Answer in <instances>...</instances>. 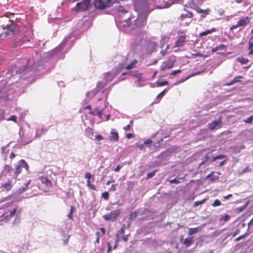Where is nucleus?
Instances as JSON below:
<instances>
[{
  "instance_id": "aec40b11",
  "label": "nucleus",
  "mask_w": 253,
  "mask_h": 253,
  "mask_svg": "<svg viewBox=\"0 0 253 253\" xmlns=\"http://www.w3.org/2000/svg\"><path fill=\"white\" fill-rule=\"evenodd\" d=\"M89 113L90 114L94 115V116L97 115L99 118H101L102 117V110H99L97 108H95L94 111H89Z\"/></svg>"
},
{
  "instance_id": "4be33fe9",
  "label": "nucleus",
  "mask_w": 253,
  "mask_h": 253,
  "mask_svg": "<svg viewBox=\"0 0 253 253\" xmlns=\"http://www.w3.org/2000/svg\"><path fill=\"white\" fill-rule=\"evenodd\" d=\"M100 231H97L95 233L96 237L100 238L103 236L106 233V230L104 228L101 227L99 229Z\"/></svg>"
},
{
  "instance_id": "2f4dec72",
  "label": "nucleus",
  "mask_w": 253,
  "mask_h": 253,
  "mask_svg": "<svg viewBox=\"0 0 253 253\" xmlns=\"http://www.w3.org/2000/svg\"><path fill=\"white\" fill-rule=\"evenodd\" d=\"M85 132L87 134L88 137H92L93 136V131L92 128L87 127L85 129Z\"/></svg>"
},
{
  "instance_id": "39448f33",
  "label": "nucleus",
  "mask_w": 253,
  "mask_h": 253,
  "mask_svg": "<svg viewBox=\"0 0 253 253\" xmlns=\"http://www.w3.org/2000/svg\"><path fill=\"white\" fill-rule=\"evenodd\" d=\"M24 168L27 171L29 169V167L27 162L23 159H21L19 161V164H18L14 170V174L13 178L16 179L18 175L22 172V169Z\"/></svg>"
},
{
  "instance_id": "c9c22d12",
  "label": "nucleus",
  "mask_w": 253,
  "mask_h": 253,
  "mask_svg": "<svg viewBox=\"0 0 253 253\" xmlns=\"http://www.w3.org/2000/svg\"><path fill=\"white\" fill-rule=\"evenodd\" d=\"M213 174V172H212V173H210V174L208 175L207 176H206V178H210L211 180L212 181H213L215 180H217L218 178V176H212V174Z\"/></svg>"
},
{
  "instance_id": "f03ea898",
  "label": "nucleus",
  "mask_w": 253,
  "mask_h": 253,
  "mask_svg": "<svg viewBox=\"0 0 253 253\" xmlns=\"http://www.w3.org/2000/svg\"><path fill=\"white\" fill-rule=\"evenodd\" d=\"M176 61V57L174 55L169 56L167 60L163 62L160 66L161 71H164L172 68Z\"/></svg>"
},
{
  "instance_id": "f3484780",
  "label": "nucleus",
  "mask_w": 253,
  "mask_h": 253,
  "mask_svg": "<svg viewBox=\"0 0 253 253\" xmlns=\"http://www.w3.org/2000/svg\"><path fill=\"white\" fill-rule=\"evenodd\" d=\"M202 226H198L196 228H189L188 229V235H192L201 230Z\"/></svg>"
},
{
  "instance_id": "423d86ee",
  "label": "nucleus",
  "mask_w": 253,
  "mask_h": 253,
  "mask_svg": "<svg viewBox=\"0 0 253 253\" xmlns=\"http://www.w3.org/2000/svg\"><path fill=\"white\" fill-rule=\"evenodd\" d=\"M121 210L111 211L109 213L104 214L102 217L106 221H115L121 213Z\"/></svg>"
},
{
  "instance_id": "6ab92c4d",
  "label": "nucleus",
  "mask_w": 253,
  "mask_h": 253,
  "mask_svg": "<svg viewBox=\"0 0 253 253\" xmlns=\"http://www.w3.org/2000/svg\"><path fill=\"white\" fill-rule=\"evenodd\" d=\"M216 31V29L215 28H212L211 29L207 30L204 32H202L199 34L200 37H203L205 36L208 34H210L213 32H214Z\"/></svg>"
},
{
  "instance_id": "e433bc0d",
  "label": "nucleus",
  "mask_w": 253,
  "mask_h": 253,
  "mask_svg": "<svg viewBox=\"0 0 253 253\" xmlns=\"http://www.w3.org/2000/svg\"><path fill=\"white\" fill-rule=\"evenodd\" d=\"M11 170V167L8 165H6L3 167V172L5 173L9 172Z\"/></svg>"
},
{
  "instance_id": "dca6fc26",
  "label": "nucleus",
  "mask_w": 253,
  "mask_h": 253,
  "mask_svg": "<svg viewBox=\"0 0 253 253\" xmlns=\"http://www.w3.org/2000/svg\"><path fill=\"white\" fill-rule=\"evenodd\" d=\"M138 63L137 60L134 59L130 62L129 64L126 66L124 68L126 70H129L132 69L136 67V64Z\"/></svg>"
},
{
  "instance_id": "7c9ffc66",
  "label": "nucleus",
  "mask_w": 253,
  "mask_h": 253,
  "mask_svg": "<svg viewBox=\"0 0 253 253\" xmlns=\"http://www.w3.org/2000/svg\"><path fill=\"white\" fill-rule=\"evenodd\" d=\"M138 212L136 211L131 212L129 214V218L130 220L135 219L137 216Z\"/></svg>"
},
{
  "instance_id": "680f3d73",
  "label": "nucleus",
  "mask_w": 253,
  "mask_h": 253,
  "mask_svg": "<svg viewBox=\"0 0 253 253\" xmlns=\"http://www.w3.org/2000/svg\"><path fill=\"white\" fill-rule=\"evenodd\" d=\"M111 245L110 244V243H108L107 244V253H109L111 252Z\"/></svg>"
},
{
  "instance_id": "c756f323",
  "label": "nucleus",
  "mask_w": 253,
  "mask_h": 253,
  "mask_svg": "<svg viewBox=\"0 0 253 253\" xmlns=\"http://www.w3.org/2000/svg\"><path fill=\"white\" fill-rule=\"evenodd\" d=\"M86 185H87V186L88 187H89L90 189L93 190H96V186L92 184L91 183L90 179H87Z\"/></svg>"
},
{
  "instance_id": "de8ad7c7",
  "label": "nucleus",
  "mask_w": 253,
  "mask_h": 253,
  "mask_svg": "<svg viewBox=\"0 0 253 253\" xmlns=\"http://www.w3.org/2000/svg\"><path fill=\"white\" fill-rule=\"evenodd\" d=\"M29 184V182L25 183V186H24V187H21V188H19V190H20L21 192H23V191H25V190L27 189V188H28V187Z\"/></svg>"
},
{
  "instance_id": "864d4df0",
  "label": "nucleus",
  "mask_w": 253,
  "mask_h": 253,
  "mask_svg": "<svg viewBox=\"0 0 253 253\" xmlns=\"http://www.w3.org/2000/svg\"><path fill=\"white\" fill-rule=\"evenodd\" d=\"M116 186L117 184H112L111 187L109 188V191H115L116 190Z\"/></svg>"
},
{
  "instance_id": "09e8293b",
  "label": "nucleus",
  "mask_w": 253,
  "mask_h": 253,
  "mask_svg": "<svg viewBox=\"0 0 253 253\" xmlns=\"http://www.w3.org/2000/svg\"><path fill=\"white\" fill-rule=\"evenodd\" d=\"M166 89H165L163 91L161 92L157 96V99L162 98L165 93Z\"/></svg>"
},
{
  "instance_id": "473e14b6",
  "label": "nucleus",
  "mask_w": 253,
  "mask_h": 253,
  "mask_svg": "<svg viewBox=\"0 0 253 253\" xmlns=\"http://www.w3.org/2000/svg\"><path fill=\"white\" fill-rule=\"evenodd\" d=\"M168 82L167 81H164L163 82H156V86L157 87H160L164 85H166L168 84Z\"/></svg>"
},
{
  "instance_id": "8fccbe9b",
  "label": "nucleus",
  "mask_w": 253,
  "mask_h": 253,
  "mask_svg": "<svg viewBox=\"0 0 253 253\" xmlns=\"http://www.w3.org/2000/svg\"><path fill=\"white\" fill-rule=\"evenodd\" d=\"M193 55L195 57H204V58H206V57H207V56L205 55H204L203 54H201L200 53H199V52H198V53H197L196 54H194Z\"/></svg>"
},
{
  "instance_id": "e2e57ef3",
  "label": "nucleus",
  "mask_w": 253,
  "mask_h": 253,
  "mask_svg": "<svg viewBox=\"0 0 253 253\" xmlns=\"http://www.w3.org/2000/svg\"><path fill=\"white\" fill-rule=\"evenodd\" d=\"M247 204H246L245 206H242L240 208H239L238 209L239 210V211L241 212L242 211L244 210H245L246 209V208L247 207Z\"/></svg>"
},
{
  "instance_id": "a18cd8bd",
  "label": "nucleus",
  "mask_w": 253,
  "mask_h": 253,
  "mask_svg": "<svg viewBox=\"0 0 253 253\" xmlns=\"http://www.w3.org/2000/svg\"><path fill=\"white\" fill-rule=\"evenodd\" d=\"M243 77L241 76H239L234 78V79L232 80L234 84L240 82V79H242Z\"/></svg>"
},
{
  "instance_id": "bf43d9fd",
  "label": "nucleus",
  "mask_w": 253,
  "mask_h": 253,
  "mask_svg": "<svg viewBox=\"0 0 253 253\" xmlns=\"http://www.w3.org/2000/svg\"><path fill=\"white\" fill-rule=\"evenodd\" d=\"M95 138L97 140H101L103 139V136L100 135V134H99V135H97L95 136Z\"/></svg>"
},
{
  "instance_id": "6e6552de",
  "label": "nucleus",
  "mask_w": 253,
  "mask_h": 253,
  "mask_svg": "<svg viewBox=\"0 0 253 253\" xmlns=\"http://www.w3.org/2000/svg\"><path fill=\"white\" fill-rule=\"evenodd\" d=\"M186 36L183 33H180L179 35L177 36L176 41L175 42V47H179L183 46L185 43L186 42Z\"/></svg>"
},
{
  "instance_id": "4468645a",
  "label": "nucleus",
  "mask_w": 253,
  "mask_h": 253,
  "mask_svg": "<svg viewBox=\"0 0 253 253\" xmlns=\"http://www.w3.org/2000/svg\"><path fill=\"white\" fill-rule=\"evenodd\" d=\"M119 136L118 132L116 131L115 129H112L110 132V136L109 139L110 141L117 142L119 140Z\"/></svg>"
},
{
  "instance_id": "9d476101",
  "label": "nucleus",
  "mask_w": 253,
  "mask_h": 253,
  "mask_svg": "<svg viewBox=\"0 0 253 253\" xmlns=\"http://www.w3.org/2000/svg\"><path fill=\"white\" fill-rule=\"evenodd\" d=\"M222 124V117H220L217 120H214L208 125L209 129L213 130L215 128H219Z\"/></svg>"
},
{
  "instance_id": "5701e85b",
  "label": "nucleus",
  "mask_w": 253,
  "mask_h": 253,
  "mask_svg": "<svg viewBox=\"0 0 253 253\" xmlns=\"http://www.w3.org/2000/svg\"><path fill=\"white\" fill-rule=\"evenodd\" d=\"M138 2L141 5L144 6L145 7H148L149 6V2L148 0H135ZM152 2H154V0H150Z\"/></svg>"
},
{
  "instance_id": "58836bf2",
  "label": "nucleus",
  "mask_w": 253,
  "mask_h": 253,
  "mask_svg": "<svg viewBox=\"0 0 253 253\" xmlns=\"http://www.w3.org/2000/svg\"><path fill=\"white\" fill-rule=\"evenodd\" d=\"M109 194L108 192L105 191L102 193L101 197L105 199V200H107L109 199Z\"/></svg>"
},
{
  "instance_id": "052dcab7",
  "label": "nucleus",
  "mask_w": 253,
  "mask_h": 253,
  "mask_svg": "<svg viewBox=\"0 0 253 253\" xmlns=\"http://www.w3.org/2000/svg\"><path fill=\"white\" fill-rule=\"evenodd\" d=\"M122 166H121V165H118L116 168L114 169V171H119L120 169L122 168Z\"/></svg>"
},
{
  "instance_id": "c85d7f7f",
  "label": "nucleus",
  "mask_w": 253,
  "mask_h": 253,
  "mask_svg": "<svg viewBox=\"0 0 253 253\" xmlns=\"http://www.w3.org/2000/svg\"><path fill=\"white\" fill-rule=\"evenodd\" d=\"M208 198H205V199H203L201 201H196L194 204L193 207H195L198 206L199 205L203 204L204 203H205L206 202V201L208 200Z\"/></svg>"
},
{
  "instance_id": "4d7b16f0",
  "label": "nucleus",
  "mask_w": 253,
  "mask_h": 253,
  "mask_svg": "<svg viewBox=\"0 0 253 253\" xmlns=\"http://www.w3.org/2000/svg\"><path fill=\"white\" fill-rule=\"evenodd\" d=\"M152 142H153V141L151 139H148L144 141V144H146V145H148V144H152Z\"/></svg>"
},
{
  "instance_id": "49530a36",
  "label": "nucleus",
  "mask_w": 253,
  "mask_h": 253,
  "mask_svg": "<svg viewBox=\"0 0 253 253\" xmlns=\"http://www.w3.org/2000/svg\"><path fill=\"white\" fill-rule=\"evenodd\" d=\"M156 171V170H154L152 172L148 173L147 175V179H149L150 178L153 177L155 174Z\"/></svg>"
},
{
  "instance_id": "ddd939ff",
  "label": "nucleus",
  "mask_w": 253,
  "mask_h": 253,
  "mask_svg": "<svg viewBox=\"0 0 253 253\" xmlns=\"http://www.w3.org/2000/svg\"><path fill=\"white\" fill-rule=\"evenodd\" d=\"M39 179L41 181L42 183L44 184L46 186L48 187H51L52 186V182L46 176H41Z\"/></svg>"
},
{
  "instance_id": "774afa93",
  "label": "nucleus",
  "mask_w": 253,
  "mask_h": 253,
  "mask_svg": "<svg viewBox=\"0 0 253 253\" xmlns=\"http://www.w3.org/2000/svg\"><path fill=\"white\" fill-rule=\"evenodd\" d=\"M193 16V14L191 12H188L186 15V16L189 18H191Z\"/></svg>"
},
{
  "instance_id": "393cba45",
  "label": "nucleus",
  "mask_w": 253,
  "mask_h": 253,
  "mask_svg": "<svg viewBox=\"0 0 253 253\" xmlns=\"http://www.w3.org/2000/svg\"><path fill=\"white\" fill-rule=\"evenodd\" d=\"M105 80L107 82L111 81L115 77V76L111 73H107L105 74Z\"/></svg>"
},
{
  "instance_id": "412c9836",
  "label": "nucleus",
  "mask_w": 253,
  "mask_h": 253,
  "mask_svg": "<svg viewBox=\"0 0 253 253\" xmlns=\"http://www.w3.org/2000/svg\"><path fill=\"white\" fill-rule=\"evenodd\" d=\"M193 238L192 237H190L185 239L183 244L185 245L186 247H189L193 242Z\"/></svg>"
},
{
  "instance_id": "69168bd1",
  "label": "nucleus",
  "mask_w": 253,
  "mask_h": 253,
  "mask_svg": "<svg viewBox=\"0 0 253 253\" xmlns=\"http://www.w3.org/2000/svg\"><path fill=\"white\" fill-rule=\"evenodd\" d=\"M253 225V217L252 218V219L249 221L248 223V227H250Z\"/></svg>"
},
{
  "instance_id": "2eb2a0df",
  "label": "nucleus",
  "mask_w": 253,
  "mask_h": 253,
  "mask_svg": "<svg viewBox=\"0 0 253 253\" xmlns=\"http://www.w3.org/2000/svg\"><path fill=\"white\" fill-rule=\"evenodd\" d=\"M195 10L197 13L202 14L201 16L203 17H206V15H209L211 12V10L210 8H207L206 9H202L198 8H196Z\"/></svg>"
},
{
  "instance_id": "20e7f679",
  "label": "nucleus",
  "mask_w": 253,
  "mask_h": 253,
  "mask_svg": "<svg viewBox=\"0 0 253 253\" xmlns=\"http://www.w3.org/2000/svg\"><path fill=\"white\" fill-rule=\"evenodd\" d=\"M113 2L112 0H94L93 4L96 8L104 9L111 6Z\"/></svg>"
},
{
  "instance_id": "79ce46f5",
  "label": "nucleus",
  "mask_w": 253,
  "mask_h": 253,
  "mask_svg": "<svg viewBox=\"0 0 253 253\" xmlns=\"http://www.w3.org/2000/svg\"><path fill=\"white\" fill-rule=\"evenodd\" d=\"M221 203L218 199H216L214 202L211 204L212 207H217L221 205Z\"/></svg>"
},
{
  "instance_id": "0eeeda50",
  "label": "nucleus",
  "mask_w": 253,
  "mask_h": 253,
  "mask_svg": "<svg viewBox=\"0 0 253 253\" xmlns=\"http://www.w3.org/2000/svg\"><path fill=\"white\" fill-rule=\"evenodd\" d=\"M250 23V18L248 16L241 19L236 25L230 27V31H233L239 27H245Z\"/></svg>"
},
{
  "instance_id": "f704fd0d",
  "label": "nucleus",
  "mask_w": 253,
  "mask_h": 253,
  "mask_svg": "<svg viewBox=\"0 0 253 253\" xmlns=\"http://www.w3.org/2000/svg\"><path fill=\"white\" fill-rule=\"evenodd\" d=\"M225 158V156L223 155H218L212 158V161L214 162L217 159H222Z\"/></svg>"
},
{
  "instance_id": "5fc2aeb1",
  "label": "nucleus",
  "mask_w": 253,
  "mask_h": 253,
  "mask_svg": "<svg viewBox=\"0 0 253 253\" xmlns=\"http://www.w3.org/2000/svg\"><path fill=\"white\" fill-rule=\"evenodd\" d=\"M251 171V169L249 168V167H247L245 169H244L242 170V173H245L247 172H250Z\"/></svg>"
},
{
  "instance_id": "cd10ccee",
  "label": "nucleus",
  "mask_w": 253,
  "mask_h": 253,
  "mask_svg": "<svg viewBox=\"0 0 253 253\" xmlns=\"http://www.w3.org/2000/svg\"><path fill=\"white\" fill-rule=\"evenodd\" d=\"M135 183L134 181H129L127 182V189L129 191L131 190Z\"/></svg>"
},
{
  "instance_id": "37998d69",
  "label": "nucleus",
  "mask_w": 253,
  "mask_h": 253,
  "mask_svg": "<svg viewBox=\"0 0 253 253\" xmlns=\"http://www.w3.org/2000/svg\"><path fill=\"white\" fill-rule=\"evenodd\" d=\"M230 219V216L227 215L225 214L223 216H221L220 218V220H223L224 221L226 222L228 221Z\"/></svg>"
},
{
  "instance_id": "338daca9",
  "label": "nucleus",
  "mask_w": 253,
  "mask_h": 253,
  "mask_svg": "<svg viewBox=\"0 0 253 253\" xmlns=\"http://www.w3.org/2000/svg\"><path fill=\"white\" fill-rule=\"evenodd\" d=\"M16 155L15 154L13 153V152H11L10 153V155L9 156V158L11 159H14Z\"/></svg>"
},
{
  "instance_id": "3c124183",
  "label": "nucleus",
  "mask_w": 253,
  "mask_h": 253,
  "mask_svg": "<svg viewBox=\"0 0 253 253\" xmlns=\"http://www.w3.org/2000/svg\"><path fill=\"white\" fill-rule=\"evenodd\" d=\"M8 121H12L14 122H16L17 121V117L15 115H12L8 119Z\"/></svg>"
},
{
  "instance_id": "4c0bfd02",
  "label": "nucleus",
  "mask_w": 253,
  "mask_h": 253,
  "mask_svg": "<svg viewBox=\"0 0 253 253\" xmlns=\"http://www.w3.org/2000/svg\"><path fill=\"white\" fill-rule=\"evenodd\" d=\"M249 234H250L249 232H247L244 234L240 236L239 237H238V238H237L235 240L236 241H239L241 240V239L248 236L249 235Z\"/></svg>"
},
{
  "instance_id": "ea45409f",
  "label": "nucleus",
  "mask_w": 253,
  "mask_h": 253,
  "mask_svg": "<svg viewBox=\"0 0 253 253\" xmlns=\"http://www.w3.org/2000/svg\"><path fill=\"white\" fill-rule=\"evenodd\" d=\"M253 116H251L247 119L244 120V122L246 124H252L253 123Z\"/></svg>"
},
{
  "instance_id": "f8f14e48",
  "label": "nucleus",
  "mask_w": 253,
  "mask_h": 253,
  "mask_svg": "<svg viewBox=\"0 0 253 253\" xmlns=\"http://www.w3.org/2000/svg\"><path fill=\"white\" fill-rule=\"evenodd\" d=\"M17 207H15L13 210L5 212L4 213L2 214V216L3 217V219H5V220H9L12 217H13L17 211Z\"/></svg>"
},
{
  "instance_id": "bb28decb",
  "label": "nucleus",
  "mask_w": 253,
  "mask_h": 253,
  "mask_svg": "<svg viewBox=\"0 0 253 253\" xmlns=\"http://www.w3.org/2000/svg\"><path fill=\"white\" fill-rule=\"evenodd\" d=\"M2 186L5 188L6 189V190H9L12 187L11 181L10 180H8L7 182L4 183Z\"/></svg>"
},
{
  "instance_id": "1a4fd4ad",
  "label": "nucleus",
  "mask_w": 253,
  "mask_h": 253,
  "mask_svg": "<svg viewBox=\"0 0 253 253\" xmlns=\"http://www.w3.org/2000/svg\"><path fill=\"white\" fill-rule=\"evenodd\" d=\"M129 226V224L128 225L127 228H128ZM126 228L125 224H123L121 229L118 230L116 234L117 239H119L121 237L123 240L125 242H127L128 240V236L129 235V234L127 235H125V230Z\"/></svg>"
},
{
  "instance_id": "f257e3e1",
  "label": "nucleus",
  "mask_w": 253,
  "mask_h": 253,
  "mask_svg": "<svg viewBox=\"0 0 253 253\" xmlns=\"http://www.w3.org/2000/svg\"><path fill=\"white\" fill-rule=\"evenodd\" d=\"M23 32L24 34L22 37L16 40L13 44V47H18L23 45L26 42L30 41V39L33 35V31L31 27L29 26L27 31L23 29Z\"/></svg>"
},
{
  "instance_id": "72a5a7b5",
  "label": "nucleus",
  "mask_w": 253,
  "mask_h": 253,
  "mask_svg": "<svg viewBox=\"0 0 253 253\" xmlns=\"http://www.w3.org/2000/svg\"><path fill=\"white\" fill-rule=\"evenodd\" d=\"M133 126V121L132 120L130 121L129 124L126 125V126L123 127L124 130L125 131L129 130L131 128V127Z\"/></svg>"
},
{
  "instance_id": "13d9d810",
  "label": "nucleus",
  "mask_w": 253,
  "mask_h": 253,
  "mask_svg": "<svg viewBox=\"0 0 253 253\" xmlns=\"http://www.w3.org/2000/svg\"><path fill=\"white\" fill-rule=\"evenodd\" d=\"M188 79H187V78H185V79H181V80H180V81H177V82L175 84H181V83H183V82H184L186 81L187 80H188Z\"/></svg>"
},
{
  "instance_id": "603ef678",
  "label": "nucleus",
  "mask_w": 253,
  "mask_h": 253,
  "mask_svg": "<svg viewBox=\"0 0 253 253\" xmlns=\"http://www.w3.org/2000/svg\"><path fill=\"white\" fill-rule=\"evenodd\" d=\"M84 177L87 179H90L91 177V174L89 172H86L85 174Z\"/></svg>"
},
{
  "instance_id": "0e129e2a",
  "label": "nucleus",
  "mask_w": 253,
  "mask_h": 253,
  "mask_svg": "<svg viewBox=\"0 0 253 253\" xmlns=\"http://www.w3.org/2000/svg\"><path fill=\"white\" fill-rule=\"evenodd\" d=\"M133 136V134L131 133H127L126 135V137L127 139H130V138L132 137Z\"/></svg>"
},
{
  "instance_id": "b1692460",
  "label": "nucleus",
  "mask_w": 253,
  "mask_h": 253,
  "mask_svg": "<svg viewBox=\"0 0 253 253\" xmlns=\"http://www.w3.org/2000/svg\"><path fill=\"white\" fill-rule=\"evenodd\" d=\"M226 49V46L224 44H221L219 46H217L212 48L211 52H214L219 50H225Z\"/></svg>"
},
{
  "instance_id": "7ed1b4c3",
  "label": "nucleus",
  "mask_w": 253,
  "mask_h": 253,
  "mask_svg": "<svg viewBox=\"0 0 253 253\" xmlns=\"http://www.w3.org/2000/svg\"><path fill=\"white\" fill-rule=\"evenodd\" d=\"M16 31V27L15 24H12L6 28L0 26V38L6 37L7 35H14Z\"/></svg>"
},
{
  "instance_id": "a211bd4d",
  "label": "nucleus",
  "mask_w": 253,
  "mask_h": 253,
  "mask_svg": "<svg viewBox=\"0 0 253 253\" xmlns=\"http://www.w3.org/2000/svg\"><path fill=\"white\" fill-rule=\"evenodd\" d=\"M27 70V68L25 67H22L21 69H19V70H16L15 67H12L10 69L8 70V72H14L17 74H22L23 72H24Z\"/></svg>"
},
{
  "instance_id": "a19ab883",
  "label": "nucleus",
  "mask_w": 253,
  "mask_h": 253,
  "mask_svg": "<svg viewBox=\"0 0 253 253\" xmlns=\"http://www.w3.org/2000/svg\"><path fill=\"white\" fill-rule=\"evenodd\" d=\"M204 72V70H202L201 71H199V72H195V73H193L192 74H191L190 75H189V76H188L187 77V79H189L192 77H194L195 76H196V75H199L202 73H203V72Z\"/></svg>"
},
{
  "instance_id": "c03bdc74",
  "label": "nucleus",
  "mask_w": 253,
  "mask_h": 253,
  "mask_svg": "<svg viewBox=\"0 0 253 253\" xmlns=\"http://www.w3.org/2000/svg\"><path fill=\"white\" fill-rule=\"evenodd\" d=\"M182 71L180 69L175 70L171 72L169 74V76H174L177 74L180 73Z\"/></svg>"
},
{
  "instance_id": "9b49d317",
  "label": "nucleus",
  "mask_w": 253,
  "mask_h": 253,
  "mask_svg": "<svg viewBox=\"0 0 253 253\" xmlns=\"http://www.w3.org/2000/svg\"><path fill=\"white\" fill-rule=\"evenodd\" d=\"M90 5V1L89 0H84V1L78 2L76 4L77 10L82 11L86 10L88 9Z\"/></svg>"
},
{
  "instance_id": "a878e982",
  "label": "nucleus",
  "mask_w": 253,
  "mask_h": 253,
  "mask_svg": "<svg viewBox=\"0 0 253 253\" xmlns=\"http://www.w3.org/2000/svg\"><path fill=\"white\" fill-rule=\"evenodd\" d=\"M237 60L241 63V64L244 65L247 63L249 62V59L245 58L243 57H238L237 58Z\"/></svg>"
},
{
  "instance_id": "6e6d98bb",
  "label": "nucleus",
  "mask_w": 253,
  "mask_h": 253,
  "mask_svg": "<svg viewBox=\"0 0 253 253\" xmlns=\"http://www.w3.org/2000/svg\"><path fill=\"white\" fill-rule=\"evenodd\" d=\"M169 182L170 183L178 184V183H179V182L176 178H174V179H170V180H169Z\"/></svg>"
}]
</instances>
